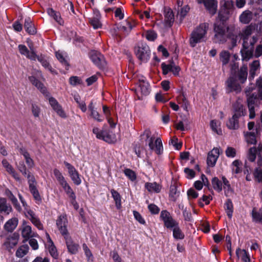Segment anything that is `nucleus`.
<instances>
[{
	"label": "nucleus",
	"instance_id": "obj_1",
	"mask_svg": "<svg viewBox=\"0 0 262 262\" xmlns=\"http://www.w3.org/2000/svg\"><path fill=\"white\" fill-rule=\"evenodd\" d=\"M255 29V25L250 24L243 29L242 32L239 34L241 39L243 41L241 53L243 61L247 62L253 57L254 45L258 41L257 36H251Z\"/></svg>",
	"mask_w": 262,
	"mask_h": 262
},
{
	"label": "nucleus",
	"instance_id": "obj_2",
	"mask_svg": "<svg viewBox=\"0 0 262 262\" xmlns=\"http://www.w3.org/2000/svg\"><path fill=\"white\" fill-rule=\"evenodd\" d=\"M234 114L229 119L227 126L230 129H237L239 127L238 118L246 114V110L244 108L243 100L238 98L233 105Z\"/></svg>",
	"mask_w": 262,
	"mask_h": 262
},
{
	"label": "nucleus",
	"instance_id": "obj_3",
	"mask_svg": "<svg viewBox=\"0 0 262 262\" xmlns=\"http://www.w3.org/2000/svg\"><path fill=\"white\" fill-rule=\"evenodd\" d=\"M141 136L146 137V142L149 149L154 151L158 155H162L163 152V144L160 138H155L151 136V132L149 129H146Z\"/></svg>",
	"mask_w": 262,
	"mask_h": 262
},
{
	"label": "nucleus",
	"instance_id": "obj_4",
	"mask_svg": "<svg viewBox=\"0 0 262 262\" xmlns=\"http://www.w3.org/2000/svg\"><path fill=\"white\" fill-rule=\"evenodd\" d=\"M208 29L207 23L201 24L194 30L191 34L189 43L192 47H194L198 43L204 40Z\"/></svg>",
	"mask_w": 262,
	"mask_h": 262
},
{
	"label": "nucleus",
	"instance_id": "obj_5",
	"mask_svg": "<svg viewBox=\"0 0 262 262\" xmlns=\"http://www.w3.org/2000/svg\"><path fill=\"white\" fill-rule=\"evenodd\" d=\"M229 27L224 22L216 20L213 25L214 32V41L216 43H223L226 41L227 33Z\"/></svg>",
	"mask_w": 262,
	"mask_h": 262
},
{
	"label": "nucleus",
	"instance_id": "obj_6",
	"mask_svg": "<svg viewBox=\"0 0 262 262\" xmlns=\"http://www.w3.org/2000/svg\"><path fill=\"white\" fill-rule=\"evenodd\" d=\"M135 52L137 58L143 62H147L150 58V50L145 43H141L135 49Z\"/></svg>",
	"mask_w": 262,
	"mask_h": 262
},
{
	"label": "nucleus",
	"instance_id": "obj_7",
	"mask_svg": "<svg viewBox=\"0 0 262 262\" xmlns=\"http://www.w3.org/2000/svg\"><path fill=\"white\" fill-rule=\"evenodd\" d=\"M226 91L228 93L235 92L236 94L240 93L242 87L238 83L235 75L230 76L226 82Z\"/></svg>",
	"mask_w": 262,
	"mask_h": 262
},
{
	"label": "nucleus",
	"instance_id": "obj_8",
	"mask_svg": "<svg viewBox=\"0 0 262 262\" xmlns=\"http://www.w3.org/2000/svg\"><path fill=\"white\" fill-rule=\"evenodd\" d=\"M160 218L163 221L164 226L168 229H172L179 224L167 210H162L161 212Z\"/></svg>",
	"mask_w": 262,
	"mask_h": 262
},
{
	"label": "nucleus",
	"instance_id": "obj_9",
	"mask_svg": "<svg viewBox=\"0 0 262 262\" xmlns=\"http://www.w3.org/2000/svg\"><path fill=\"white\" fill-rule=\"evenodd\" d=\"M27 179L29 185V190L33 195L34 199L36 202H40L41 201V198L36 188V182L34 177L33 175L29 174Z\"/></svg>",
	"mask_w": 262,
	"mask_h": 262
},
{
	"label": "nucleus",
	"instance_id": "obj_10",
	"mask_svg": "<svg viewBox=\"0 0 262 262\" xmlns=\"http://www.w3.org/2000/svg\"><path fill=\"white\" fill-rule=\"evenodd\" d=\"M63 163L68 170V173L72 181L75 185H79L81 183V180L78 171L70 163L66 161H64Z\"/></svg>",
	"mask_w": 262,
	"mask_h": 262
},
{
	"label": "nucleus",
	"instance_id": "obj_11",
	"mask_svg": "<svg viewBox=\"0 0 262 262\" xmlns=\"http://www.w3.org/2000/svg\"><path fill=\"white\" fill-rule=\"evenodd\" d=\"M68 220L66 214H61L56 220V226L63 236L69 235L67 229Z\"/></svg>",
	"mask_w": 262,
	"mask_h": 262
},
{
	"label": "nucleus",
	"instance_id": "obj_12",
	"mask_svg": "<svg viewBox=\"0 0 262 262\" xmlns=\"http://www.w3.org/2000/svg\"><path fill=\"white\" fill-rule=\"evenodd\" d=\"M90 57L92 62L99 68H103L105 66L104 56L100 52L92 51L90 53Z\"/></svg>",
	"mask_w": 262,
	"mask_h": 262
},
{
	"label": "nucleus",
	"instance_id": "obj_13",
	"mask_svg": "<svg viewBox=\"0 0 262 262\" xmlns=\"http://www.w3.org/2000/svg\"><path fill=\"white\" fill-rule=\"evenodd\" d=\"M49 102L52 108L58 115L63 118H66L67 117L66 114L62 106L54 98L52 97H50L49 98Z\"/></svg>",
	"mask_w": 262,
	"mask_h": 262
},
{
	"label": "nucleus",
	"instance_id": "obj_14",
	"mask_svg": "<svg viewBox=\"0 0 262 262\" xmlns=\"http://www.w3.org/2000/svg\"><path fill=\"white\" fill-rule=\"evenodd\" d=\"M18 48L19 53L21 55L25 56L27 58L30 59V60L34 61L36 60L37 55L35 53L34 51L31 48V51H29L27 47L24 45H19Z\"/></svg>",
	"mask_w": 262,
	"mask_h": 262
},
{
	"label": "nucleus",
	"instance_id": "obj_15",
	"mask_svg": "<svg viewBox=\"0 0 262 262\" xmlns=\"http://www.w3.org/2000/svg\"><path fill=\"white\" fill-rule=\"evenodd\" d=\"M220 155V150L218 148H214L208 154L207 163L208 166L213 167Z\"/></svg>",
	"mask_w": 262,
	"mask_h": 262
},
{
	"label": "nucleus",
	"instance_id": "obj_16",
	"mask_svg": "<svg viewBox=\"0 0 262 262\" xmlns=\"http://www.w3.org/2000/svg\"><path fill=\"white\" fill-rule=\"evenodd\" d=\"M164 21L166 27H170L172 26L174 20V14L172 10L169 7L164 8Z\"/></svg>",
	"mask_w": 262,
	"mask_h": 262
},
{
	"label": "nucleus",
	"instance_id": "obj_17",
	"mask_svg": "<svg viewBox=\"0 0 262 262\" xmlns=\"http://www.w3.org/2000/svg\"><path fill=\"white\" fill-rule=\"evenodd\" d=\"M200 3H203L211 15H214L217 10V2L215 0H200Z\"/></svg>",
	"mask_w": 262,
	"mask_h": 262
},
{
	"label": "nucleus",
	"instance_id": "obj_18",
	"mask_svg": "<svg viewBox=\"0 0 262 262\" xmlns=\"http://www.w3.org/2000/svg\"><path fill=\"white\" fill-rule=\"evenodd\" d=\"M66 241L68 251L73 254H76L78 252L79 249V245L75 243L71 237L69 236V234L64 236Z\"/></svg>",
	"mask_w": 262,
	"mask_h": 262
},
{
	"label": "nucleus",
	"instance_id": "obj_19",
	"mask_svg": "<svg viewBox=\"0 0 262 262\" xmlns=\"http://www.w3.org/2000/svg\"><path fill=\"white\" fill-rule=\"evenodd\" d=\"M21 236L24 238L23 242L28 241L30 238L36 236L35 234L32 232L31 226L24 225L21 229Z\"/></svg>",
	"mask_w": 262,
	"mask_h": 262
},
{
	"label": "nucleus",
	"instance_id": "obj_20",
	"mask_svg": "<svg viewBox=\"0 0 262 262\" xmlns=\"http://www.w3.org/2000/svg\"><path fill=\"white\" fill-rule=\"evenodd\" d=\"M101 15L97 11H94V16L89 18V22L95 29L101 28L102 24L100 20Z\"/></svg>",
	"mask_w": 262,
	"mask_h": 262
},
{
	"label": "nucleus",
	"instance_id": "obj_21",
	"mask_svg": "<svg viewBox=\"0 0 262 262\" xmlns=\"http://www.w3.org/2000/svg\"><path fill=\"white\" fill-rule=\"evenodd\" d=\"M29 79L31 83L34 85L35 87L39 90L41 93L44 95H47L48 92L46 89V88L44 86L43 84L40 81L36 78L34 76L29 77Z\"/></svg>",
	"mask_w": 262,
	"mask_h": 262
},
{
	"label": "nucleus",
	"instance_id": "obj_22",
	"mask_svg": "<svg viewBox=\"0 0 262 262\" xmlns=\"http://www.w3.org/2000/svg\"><path fill=\"white\" fill-rule=\"evenodd\" d=\"M2 165L6 169V171L12 175V176L17 181H20V178L18 174L15 172L14 169L12 165L7 161V160L4 159L2 161Z\"/></svg>",
	"mask_w": 262,
	"mask_h": 262
},
{
	"label": "nucleus",
	"instance_id": "obj_23",
	"mask_svg": "<svg viewBox=\"0 0 262 262\" xmlns=\"http://www.w3.org/2000/svg\"><path fill=\"white\" fill-rule=\"evenodd\" d=\"M254 86L251 85L248 89L246 88L245 90V93L247 96V104L248 106H254V104L258 100V98L256 95L253 94L252 95L249 96L250 92L253 90Z\"/></svg>",
	"mask_w": 262,
	"mask_h": 262
},
{
	"label": "nucleus",
	"instance_id": "obj_24",
	"mask_svg": "<svg viewBox=\"0 0 262 262\" xmlns=\"http://www.w3.org/2000/svg\"><path fill=\"white\" fill-rule=\"evenodd\" d=\"M233 11L232 9L221 8L218 14L219 21L225 23L231 15Z\"/></svg>",
	"mask_w": 262,
	"mask_h": 262
},
{
	"label": "nucleus",
	"instance_id": "obj_25",
	"mask_svg": "<svg viewBox=\"0 0 262 262\" xmlns=\"http://www.w3.org/2000/svg\"><path fill=\"white\" fill-rule=\"evenodd\" d=\"M253 13L250 10H247L242 12L239 15V21L243 24H248L252 20Z\"/></svg>",
	"mask_w": 262,
	"mask_h": 262
},
{
	"label": "nucleus",
	"instance_id": "obj_26",
	"mask_svg": "<svg viewBox=\"0 0 262 262\" xmlns=\"http://www.w3.org/2000/svg\"><path fill=\"white\" fill-rule=\"evenodd\" d=\"M27 216L38 229L42 230L43 229V225L33 211L29 210L27 212Z\"/></svg>",
	"mask_w": 262,
	"mask_h": 262
},
{
	"label": "nucleus",
	"instance_id": "obj_27",
	"mask_svg": "<svg viewBox=\"0 0 262 262\" xmlns=\"http://www.w3.org/2000/svg\"><path fill=\"white\" fill-rule=\"evenodd\" d=\"M18 221L13 217L9 220L4 225V229L8 232H12L17 227Z\"/></svg>",
	"mask_w": 262,
	"mask_h": 262
},
{
	"label": "nucleus",
	"instance_id": "obj_28",
	"mask_svg": "<svg viewBox=\"0 0 262 262\" xmlns=\"http://www.w3.org/2000/svg\"><path fill=\"white\" fill-rule=\"evenodd\" d=\"M102 140L108 143H115L117 141L116 136L112 132L103 131Z\"/></svg>",
	"mask_w": 262,
	"mask_h": 262
},
{
	"label": "nucleus",
	"instance_id": "obj_29",
	"mask_svg": "<svg viewBox=\"0 0 262 262\" xmlns=\"http://www.w3.org/2000/svg\"><path fill=\"white\" fill-rule=\"evenodd\" d=\"M25 29L29 34L33 35L36 33V29L30 18L28 17L25 19L24 24Z\"/></svg>",
	"mask_w": 262,
	"mask_h": 262
},
{
	"label": "nucleus",
	"instance_id": "obj_30",
	"mask_svg": "<svg viewBox=\"0 0 262 262\" xmlns=\"http://www.w3.org/2000/svg\"><path fill=\"white\" fill-rule=\"evenodd\" d=\"M247 67L246 65L243 66L238 72V73L236 77L237 80L240 81L241 83H243L247 80Z\"/></svg>",
	"mask_w": 262,
	"mask_h": 262
},
{
	"label": "nucleus",
	"instance_id": "obj_31",
	"mask_svg": "<svg viewBox=\"0 0 262 262\" xmlns=\"http://www.w3.org/2000/svg\"><path fill=\"white\" fill-rule=\"evenodd\" d=\"M236 255L238 258H241L243 261L250 262V255L245 250L238 248L236 250Z\"/></svg>",
	"mask_w": 262,
	"mask_h": 262
},
{
	"label": "nucleus",
	"instance_id": "obj_32",
	"mask_svg": "<svg viewBox=\"0 0 262 262\" xmlns=\"http://www.w3.org/2000/svg\"><path fill=\"white\" fill-rule=\"evenodd\" d=\"M145 187L150 192L159 193L160 192L161 189V186L156 182H147L145 184Z\"/></svg>",
	"mask_w": 262,
	"mask_h": 262
},
{
	"label": "nucleus",
	"instance_id": "obj_33",
	"mask_svg": "<svg viewBox=\"0 0 262 262\" xmlns=\"http://www.w3.org/2000/svg\"><path fill=\"white\" fill-rule=\"evenodd\" d=\"M47 235L48 238V242L49 243L48 249L49 253L53 258H57L58 257V255L56 248L54 245L53 242L51 240L49 235L48 234H47Z\"/></svg>",
	"mask_w": 262,
	"mask_h": 262
},
{
	"label": "nucleus",
	"instance_id": "obj_34",
	"mask_svg": "<svg viewBox=\"0 0 262 262\" xmlns=\"http://www.w3.org/2000/svg\"><path fill=\"white\" fill-rule=\"evenodd\" d=\"M224 209L229 219H231L233 212V206L230 199H228L224 204Z\"/></svg>",
	"mask_w": 262,
	"mask_h": 262
},
{
	"label": "nucleus",
	"instance_id": "obj_35",
	"mask_svg": "<svg viewBox=\"0 0 262 262\" xmlns=\"http://www.w3.org/2000/svg\"><path fill=\"white\" fill-rule=\"evenodd\" d=\"M111 192L115 202L116 207L118 209L121 207V197L120 194L115 190L112 189Z\"/></svg>",
	"mask_w": 262,
	"mask_h": 262
},
{
	"label": "nucleus",
	"instance_id": "obj_36",
	"mask_svg": "<svg viewBox=\"0 0 262 262\" xmlns=\"http://www.w3.org/2000/svg\"><path fill=\"white\" fill-rule=\"evenodd\" d=\"M18 239V234L14 233L8 238L7 244L9 247L13 248L14 246H16L17 244Z\"/></svg>",
	"mask_w": 262,
	"mask_h": 262
},
{
	"label": "nucleus",
	"instance_id": "obj_37",
	"mask_svg": "<svg viewBox=\"0 0 262 262\" xmlns=\"http://www.w3.org/2000/svg\"><path fill=\"white\" fill-rule=\"evenodd\" d=\"M139 87L140 88V91L144 95H147L149 94V85L144 80L139 81Z\"/></svg>",
	"mask_w": 262,
	"mask_h": 262
},
{
	"label": "nucleus",
	"instance_id": "obj_38",
	"mask_svg": "<svg viewBox=\"0 0 262 262\" xmlns=\"http://www.w3.org/2000/svg\"><path fill=\"white\" fill-rule=\"evenodd\" d=\"M12 210V208L7 204L6 200L0 198V212H5L9 214Z\"/></svg>",
	"mask_w": 262,
	"mask_h": 262
},
{
	"label": "nucleus",
	"instance_id": "obj_39",
	"mask_svg": "<svg viewBox=\"0 0 262 262\" xmlns=\"http://www.w3.org/2000/svg\"><path fill=\"white\" fill-rule=\"evenodd\" d=\"M173 237L176 239H183L184 237V234L180 229L179 224L172 228Z\"/></svg>",
	"mask_w": 262,
	"mask_h": 262
},
{
	"label": "nucleus",
	"instance_id": "obj_40",
	"mask_svg": "<svg viewBox=\"0 0 262 262\" xmlns=\"http://www.w3.org/2000/svg\"><path fill=\"white\" fill-rule=\"evenodd\" d=\"M37 60L41 63L42 66L47 70H49L51 73H54V70L52 69V67L50 64L49 61L45 59L43 56H38L37 55Z\"/></svg>",
	"mask_w": 262,
	"mask_h": 262
},
{
	"label": "nucleus",
	"instance_id": "obj_41",
	"mask_svg": "<svg viewBox=\"0 0 262 262\" xmlns=\"http://www.w3.org/2000/svg\"><path fill=\"white\" fill-rule=\"evenodd\" d=\"M20 152L24 156L26 160V162L27 164L28 165V166L32 167L34 166V162L33 160L31 158L30 155L28 152V151L24 148H20Z\"/></svg>",
	"mask_w": 262,
	"mask_h": 262
},
{
	"label": "nucleus",
	"instance_id": "obj_42",
	"mask_svg": "<svg viewBox=\"0 0 262 262\" xmlns=\"http://www.w3.org/2000/svg\"><path fill=\"white\" fill-rule=\"evenodd\" d=\"M212 185L213 189L220 192L223 189L222 182L217 177H214L211 180Z\"/></svg>",
	"mask_w": 262,
	"mask_h": 262
},
{
	"label": "nucleus",
	"instance_id": "obj_43",
	"mask_svg": "<svg viewBox=\"0 0 262 262\" xmlns=\"http://www.w3.org/2000/svg\"><path fill=\"white\" fill-rule=\"evenodd\" d=\"M29 249V246L27 245H24L20 246L16 252V256L18 257H24L28 252Z\"/></svg>",
	"mask_w": 262,
	"mask_h": 262
},
{
	"label": "nucleus",
	"instance_id": "obj_44",
	"mask_svg": "<svg viewBox=\"0 0 262 262\" xmlns=\"http://www.w3.org/2000/svg\"><path fill=\"white\" fill-rule=\"evenodd\" d=\"M230 55L229 52L227 51H223L220 53V58L223 65H226L228 63L230 59Z\"/></svg>",
	"mask_w": 262,
	"mask_h": 262
},
{
	"label": "nucleus",
	"instance_id": "obj_45",
	"mask_svg": "<svg viewBox=\"0 0 262 262\" xmlns=\"http://www.w3.org/2000/svg\"><path fill=\"white\" fill-rule=\"evenodd\" d=\"M220 126V122L216 120H212L210 122V126L212 130L218 135L222 134V130L219 128Z\"/></svg>",
	"mask_w": 262,
	"mask_h": 262
},
{
	"label": "nucleus",
	"instance_id": "obj_46",
	"mask_svg": "<svg viewBox=\"0 0 262 262\" xmlns=\"http://www.w3.org/2000/svg\"><path fill=\"white\" fill-rule=\"evenodd\" d=\"M260 67V63L258 60H254L250 64V74L253 77L255 75V71L257 70Z\"/></svg>",
	"mask_w": 262,
	"mask_h": 262
},
{
	"label": "nucleus",
	"instance_id": "obj_47",
	"mask_svg": "<svg viewBox=\"0 0 262 262\" xmlns=\"http://www.w3.org/2000/svg\"><path fill=\"white\" fill-rule=\"evenodd\" d=\"M178 100L179 103L182 104V106L183 109L185 111H187L189 103L184 93H182V94L179 96Z\"/></svg>",
	"mask_w": 262,
	"mask_h": 262
},
{
	"label": "nucleus",
	"instance_id": "obj_48",
	"mask_svg": "<svg viewBox=\"0 0 262 262\" xmlns=\"http://www.w3.org/2000/svg\"><path fill=\"white\" fill-rule=\"evenodd\" d=\"M246 142L250 144H255L256 143V137L254 133L247 132L245 135Z\"/></svg>",
	"mask_w": 262,
	"mask_h": 262
},
{
	"label": "nucleus",
	"instance_id": "obj_49",
	"mask_svg": "<svg viewBox=\"0 0 262 262\" xmlns=\"http://www.w3.org/2000/svg\"><path fill=\"white\" fill-rule=\"evenodd\" d=\"M53 173L60 185L67 182L64 177L58 169L55 168L53 170Z\"/></svg>",
	"mask_w": 262,
	"mask_h": 262
},
{
	"label": "nucleus",
	"instance_id": "obj_50",
	"mask_svg": "<svg viewBox=\"0 0 262 262\" xmlns=\"http://www.w3.org/2000/svg\"><path fill=\"white\" fill-rule=\"evenodd\" d=\"M257 149L255 147L249 148L247 153V158L250 162H254L256 157Z\"/></svg>",
	"mask_w": 262,
	"mask_h": 262
},
{
	"label": "nucleus",
	"instance_id": "obj_51",
	"mask_svg": "<svg viewBox=\"0 0 262 262\" xmlns=\"http://www.w3.org/2000/svg\"><path fill=\"white\" fill-rule=\"evenodd\" d=\"M252 216L254 221L260 222L262 221V210L257 211L255 208H253L252 211Z\"/></svg>",
	"mask_w": 262,
	"mask_h": 262
},
{
	"label": "nucleus",
	"instance_id": "obj_52",
	"mask_svg": "<svg viewBox=\"0 0 262 262\" xmlns=\"http://www.w3.org/2000/svg\"><path fill=\"white\" fill-rule=\"evenodd\" d=\"M241 165L242 163L239 160L234 161L231 165L233 173L237 174L241 172L242 171Z\"/></svg>",
	"mask_w": 262,
	"mask_h": 262
},
{
	"label": "nucleus",
	"instance_id": "obj_53",
	"mask_svg": "<svg viewBox=\"0 0 262 262\" xmlns=\"http://www.w3.org/2000/svg\"><path fill=\"white\" fill-rule=\"evenodd\" d=\"M223 183L224 184V189L225 191V194L226 196L228 195V194L230 192H231V188L230 184L229 183V181L225 178V177L223 176L222 178Z\"/></svg>",
	"mask_w": 262,
	"mask_h": 262
},
{
	"label": "nucleus",
	"instance_id": "obj_54",
	"mask_svg": "<svg viewBox=\"0 0 262 262\" xmlns=\"http://www.w3.org/2000/svg\"><path fill=\"white\" fill-rule=\"evenodd\" d=\"M221 8L224 9H234L232 0H222L220 2Z\"/></svg>",
	"mask_w": 262,
	"mask_h": 262
},
{
	"label": "nucleus",
	"instance_id": "obj_55",
	"mask_svg": "<svg viewBox=\"0 0 262 262\" xmlns=\"http://www.w3.org/2000/svg\"><path fill=\"white\" fill-rule=\"evenodd\" d=\"M82 247L84 252V254L87 258L88 261L92 262L93 261V256L91 250L89 249L85 244H83L82 245Z\"/></svg>",
	"mask_w": 262,
	"mask_h": 262
},
{
	"label": "nucleus",
	"instance_id": "obj_56",
	"mask_svg": "<svg viewBox=\"0 0 262 262\" xmlns=\"http://www.w3.org/2000/svg\"><path fill=\"white\" fill-rule=\"evenodd\" d=\"M61 186L69 198H71L75 195L74 192L67 182H65Z\"/></svg>",
	"mask_w": 262,
	"mask_h": 262
},
{
	"label": "nucleus",
	"instance_id": "obj_57",
	"mask_svg": "<svg viewBox=\"0 0 262 262\" xmlns=\"http://www.w3.org/2000/svg\"><path fill=\"white\" fill-rule=\"evenodd\" d=\"M179 196V192L175 185H171L170 187L169 196L172 201H175Z\"/></svg>",
	"mask_w": 262,
	"mask_h": 262
},
{
	"label": "nucleus",
	"instance_id": "obj_58",
	"mask_svg": "<svg viewBox=\"0 0 262 262\" xmlns=\"http://www.w3.org/2000/svg\"><path fill=\"white\" fill-rule=\"evenodd\" d=\"M64 53L60 51H57L56 52V57L57 59L63 65L65 66H68V63L67 60L65 58L64 56Z\"/></svg>",
	"mask_w": 262,
	"mask_h": 262
},
{
	"label": "nucleus",
	"instance_id": "obj_59",
	"mask_svg": "<svg viewBox=\"0 0 262 262\" xmlns=\"http://www.w3.org/2000/svg\"><path fill=\"white\" fill-rule=\"evenodd\" d=\"M8 196H9V199L11 200L12 204H13V205L16 208V209L17 210L20 211L21 210V207L19 205V204H18L17 200L15 198V196L11 192L9 193Z\"/></svg>",
	"mask_w": 262,
	"mask_h": 262
},
{
	"label": "nucleus",
	"instance_id": "obj_60",
	"mask_svg": "<svg viewBox=\"0 0 262 262\" xmlns=\"http://www.w3.org/2000/svg\"><path fill=\"white\" fill-rule=\"evenodd\" d=\"M212 199V197L211 195H203L202 199H200L199 201V205L200 206L203 207H204V205L203 203V202H204L205 203V204L208 205L210 203V201Z\"/></svg>",
	"mask_w": 262,
	"mask_h": 262
},
{
	"label": "nucleus",
	"instance_id": "obj_61",
	"mask_svg": "<svg viewBox=\"0 0 262 262\" xmlns=\"http://www.w3.org/2000/svg\"><path fill=\"white\" fill-rule=\"evenodd\" d=\"M225 154L228 158H234L236 156V151L233 147L228 146L225 151Z\"/></svg>",
	"mask_w": 262,
	"mask_h": 262
},
{
	"label": "nucleus",
	"instance_id": "obj_62",
	"mask_svg": "<svg viewBox=\"0 0 262 262\" xmlns=\"http://www.w3.org/2000/svg\"><path fill=\"white\" fill-rule=\"evenodd\" d=\"M124 174L132 181L136 179V175L135 172L130 169H125Z\"/></svg>",
	"mask_w": 262,
	"mask_h": 262
},
{
	"label": "nucleus",
	"instance_id": "obj_63",
	"mask_svg": "<svg viewBox=\"0 0 262 262\" xmlns=\"http://www.w3.org/2000/svg\"><path fill=\"white\" fill-rule=\"evenodd\" d=\"M157 37V33L151 30L147 31L146 34L147 39L150 41H154Z\"/></svg>",
	"mask_w": 262,
	"mask_h": 262
},
{
	"label": "nucleus",
	"instance_id": "obj_64",
	"mask_svg": "<svg viewBox=\"0 0 262 262\" xmlns=\"http://www.w3.org/2000/svg\"><path fill=\"white\" fill-rule=\"evenodd\" d=\"M242 32V31L239 33L238 36L235 35H229L228 37L231 39V43L233 47H235L237 45V42L239 40V38H241V36L239 34L241 33Z\"/></svg>",
	"mask_w": 262,
	"mask_h": 262
}]
</instances>
